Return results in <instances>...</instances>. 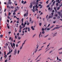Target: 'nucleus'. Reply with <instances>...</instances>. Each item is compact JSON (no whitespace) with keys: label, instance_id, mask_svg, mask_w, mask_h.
I'll list each match as a JSON object with an SVG mask.
<instances>
[{"label":"nucleus","instance_id":"nucleus-1","mask_svg":"<svg viewBox=\"0 0 62 62\" xmlns=\"http://www.w3.org/2000/svg\"><path fill=\"white\" fill-rule=\"evenodd\" d=\"M36 46H37V47H36L37 49L35 50L34 52L35 53H36L37 52V51L38 49V48L39 47V46L38 45V44H37V45H36Z\"/></svg>","mask_w":62,"mask_h":62},{"label":"nucleus","instance_id":"nucleus-2","mask_svg":"<svg viewBox=\"0 0 62 62\" xmlns=\"http://www.w3.org/2000/svg\"><path fill=\"white\" fill-rule=\"evenodd\" d=\"M36 6H35V8H39V6H38V4H39V2H36Z\"/></svg>","mask_w":62,"mask_h":62},{"label":"nucleus","instance_id":"nucleus-3","mask_svg":"<svg viewBox=\"0 0 62 62\" xmlns=\"http://www.w3.org/2000/svg\"><path fill=\"white\" fill-rule=\"evenodd\" d=\"M56 3H57L58 2V3H59V4H60L61 3V2L59 1V0H56Z\"/></svg>","mask_w":62,"mask_h":62},{"label":"nucleus","instance_id":"nucleus-4","mask_svg":"<svg viewBox=\"0 0 62 62\" xmlns=\"http://www.w3.org/2000/svg\"><path fill=\"white\" fill-rule=\"evenodd\" d=\"M28 12L26 13H25V14H24V16L25 17L26 16L27 17L28 15Z\"/></svg>","mask_w":62,"mask_h":62},{"label":"nucleus","instance_id":"nucleus-5","mask_svg":"<svg viewBox=\"0 0 62 62\" xmlns=\"http://www.w3.org/2000/svg\"><path fill=\"white\" fill-rule=\"evenodd\" d=\"M16 53H17V50H16V49H15V51H14V52L13 53L14 55H15V54H16Z\"/></svg>","mask_w":62,"mask_h":62},{"label":"nucleus","instance_id":"nucleus-6","mask_svg":"<svg viewBox=\"0 0 62 62\" xmlns=\"http://www.w3.org/2000/svg\"><path fill=\"white\" fill-rule=\"evenodd\" d=\"M23 18H22V19L21 20V21H22V23L21 24V25L22 26H23Z\"/></svg>","mask_w":62,"mask_h":62},{"label":"nucleus","instance_id":"nucleus-7","mask_svg":"<svg viewBox=\"0 0 62 62\" xmlns=\"http://www.w3.org/2000/svg\"><path fill=\"white\" fill-rule=\"evenodd\" d=\"M32 7H33V5H32V3H31V5L30 6V8H32Z\"/></svg>","mask_w":62,"mask_h":62},{"label":"nucleus","instance_id":"nucleus-8","mask_svg":"<svg viewBox=\"0 0 62 62\" xmlns=\"http://www.w3.org/2000/svg\"><path fill=\"white\" fill-rule=\"evenodd\" d=\"M15 25L16 27H18V25H19V24H15Z\"/></svg>","mask_w":62,"mask_h":62},{"label":"nucleus","instance_id":"nucleus-9","mask_svg":"<svg viewBox=\"0 0 62 62\" xmlns=\"http://www.w3.org/2000/svg\"><path fill=\"white\" fill-rule=\"evenodd\" d=\"M60 27H61L60 26L59 27H55L54 28V29H59Z\"/></svg>","mask_w":62,"mask_h":62},{"label":"nucleus","instance_id":"nucleus-10","mask_svg":"<svg viewBox=\"0 0 62 62\" xmlns=\"http://www.w3.org/2000/svg\"><path fill=\"white\" fill-rule=\"evenodd\" d=\"M9 4L10 5H11V4H12V2L11 1L8 2V5Z\"/></svg>","mask_w":62,"mask_h":62},{"label":"nucleus","instance_id":"nucleus-11","mask_svg":"<svg viewBox=\"0 0 62 62\" xmlns=\"http://www.w3.org/2000/svg\"><path fill=\"white\" fill-rule=\"evenodd\" d=\"M13 44L14 47L13 49H14V48H15V43H13Z\"/></svg>","mask_w":62,"mask_h":62},{"label":"nucleus","instance_id":"nucleus-12","mask_svg":"<svg viewBox=\"0 0 62 62\" xmlns=\"http://www.w3.org/2000/svg\"><path fill=\"white\" fill-rule=\"evenodd\" d=\"M31 28L32 29V30H35V29H34V28H33V27L32 26L31 27Z\"/></svg>","mask_w":62,"mask_h":62},{"label":"nucleus","instance_id":"nucleus-13","mask_svg":"<svg viewBox=\"0 0 62 62\" xmlns=\"http://www.w3.org/2000/svg\"><path fill=\"white\" fill-rule=\"evenodd\" d=\"M34 52H33V51L31 53V54H32V55H34Z\"/></svg>","mask_w":62,"mask_h":62},{"label":"nucleus","instance_id":"nucleus-14","mask_svg":"<svg viewBox=\"0 0 62 62\" xmlns=\"http://www.w3.org/2000/svg\"><path fill=\"white\" fill-rule=\"evenodd\" d=\"M58 14H59V15H60V14H61V12H58Z\"/></svg>","mask_w":62,"mask_h":62},{"label":"nucleus","instance_id":"nucleus-15","mask_svg":"<svg viewBox=\"0 0 62 62\" xmlns=\"http://www.w3.org/2000/svg\"><path fill=\"white\" fill-rule=\"evenodd\" d=\"M41 32H40V34L39 35V38H40V35H41Z\"/></svg>","mask_w":62,"mask_h":62},{"label":"nucleus","instance_id":"nucleus-16","mask_svg":"<svg viewBox=\"0 0 62 62\" xmlns=\"http://www.w3.org/2000/svg\"><path fill=\"white\" fill-rule=\"evenodd\" d=\"M28 31H29V32H30V28L29 27L28 28Z\"/></svg>","mask_w":62,"mask_h":62},{"label":"nucleus","instance_id":"nucleus-17","mask_svg":"<svg viewBox=\"0 0 62 62\" xmlns=\"http://www.w3.org/2000/svg\"><path fill=\"white\" fill-rule=\"evenodd\" d=\"M17 10V9H16L14 11V12H16V11Z\"/></svg>","mask_w":62,"mask_h":62},{"label":"nucleus","instance_id":"nucleus-18","mask_svg":"<svg viewBox=\"0 0 62 62\" xmlns=\"http://www.w3.org/2000/svg\"><path fill=\"white\" fill-rule=\"evenodd\" d=\"M28 22V21H27V25H29V23Z\"/></svg>","mask_w":62,"mask_h":62},{"label":"nucleus","instance_id":"nucleus-19","mask_svg":"<svg viewBox=\"0 0 62 62\" xmlns=\"http://www.w3.org/2000/svg\"><path fill=\"white\" fill-rule=\"evenodd\" d=\"M31 18L30 17V20H29V22H31Z\"/></svg>","mask_w":62,"mask_h":62},{"label":"nucleus","instance_id":"nucleus-20","mask_svg":"<svg viewBox=\"0 0 62 62\" xmlns=\"http://www.w3.org/2000/svg\"><path fill=\"white\" fill-rule=\"evenodd\" d=\"M5 56H4V57H5V58H6V57H7V54L6 55H5Z\"/></svg>","mask_w":62,"mask_h":62},{"label":"nucleus","instance_id":"nucleus-21","mask_svg":"<svg viewBox=\"0 0 62 62\" xmlns=\"http://www.w3.org/2000/svg\"><path fill=\"white\" fill-rule=\"evenodd\" d=\"M23 27H25V24H23Z\"/></svg>","mask_w":62,"mask_h":62},{"label":"nucleus","instance_id":"nucleus-22","mask_svg":"<svg viewBox=\"0 0 62 62\" xmlns=\"http://www.w3.org/2000/svg\"><path fill=\"white\" fill-rule=\"evenodd\" d=\"M33 4H36V2L35 1H34L32 3Z\"/></svg>","mask_w":62,"mask_h":62},{"label":"nucleus","instance_id":"nucleus-23","mask_svg":"<svg viewBox=\"0 0 62 62\" xmlns=\"http://www.w3.org/2000/svg\"><path fill=\"white\" fill-rule=\"evenodd\" d=\"M45 33V32H44V31H43L42 32V34H44V33Z\"/></svg>","mask_w":62,"mask_h":62},{"label":"nucleus","instance_id":"nucleus-24","mask_svg":"<svg viewBox=\"0 0 62 62\" xmlns=\"http://www.w3.org/2000/svg\"><path fill=\"white\" fill-rule=\"evenodd\" d=\"M55 3V1H54L53 2V5H54V3Z\"/></svg>","mask_w":62,"mask_h":62},{"label":"nucleus","instance_id":"nucleus-25","mask_svg":"<svg viewBox=\"0 0 62 62\" xmlns=\"http://www.w3.org/2000/svg\"><path fill=\"white\" fill-rule=\"evenodd\" d=\"M49 36V34H48V35H47L46 36H45L44 37V38H46V37H47V36Z\"/></svg>","mask_w":62,"mask_h":62},{"label":"nucleus","instance_id":"nucleus-26","mask_svg":"<svg viewBox=\"0 0 62 62\" xmlns=\"http://www.w3.org/2000/svg\"><path fill=\"white\" fill-rule=\"evenodd\" d=\"M60 9V8L59 7H58L57 8V10H58L59 9Z\"/></svg>","mask_w":62,"mask_h":62},{"label":"nucleus","instance_id":"nucleus-27","mask_svg":"<svg viewBox=\"0 0 62 62\" xmlns=\"http://www.w3.org/2000/svg\"><path fill=\"white\" fill-rule=\"evenodd\" d=\"M26 1H25L23 4H26Z\"/></svg>","mask_w":62,"mask_h":62},{"label":"nucleus","instance_id":"nucleus-28","mask_svg":"<svg viewBox=\"0 0 62 62\" xmlns=\"http://www.w3.org/2000/svg\"><path fill=\"white\" fill-rule=\"evenodd\" d=\"M59 54H62V52H59Z\"/></svg>","mask_w":62,"mask_h":62},{"label":"nucleus","instance_id":"nucleus-29","mask_svg":"<svg viewBox=\"0 0 62 62\" xmlns=\"http://www.w3.org/2000/svg\"><path fill=\"white\" fill-rule=\"evenodd\" d=\"M56 6H58V3H57L56 4Z\"/></svg>","mask_w":62,"mask_h":62},{"label":"nucleus","instance_id":"nucleus-30","mask_svg":"<svg viewBox=\"0 0 62 62\" xmlns=\"http://www.w3.org/2000/svg\"><path fill=\"white\" fill-rule=\"evenodd\" d=\"M49 7H50V5H48L46 6V8H49Z\"/></svg>","mask_w":62,"mask_h":62},{"label":"nucleus","instance_id":"nucleus-31","mask_svg":"<svg viewBox=\"0 0 62 62\" xmlns=\"http://www.w3.org/2000/svg\"><path fill=\"white\" fill-rule=\"evenodd\" d=\"M11 14V13L9 12V13H8V15L9 16H10V15Z\"/></svg>","mask_w":62,"mask_h":62},{"label":"nucleus","instance_id":"nucleus-32","mask_svg":"<svg viewBox=\"0 0 62 62\" xmlns=\"http://www.w3.org/2000/svg\"><path fill=\"white\" fill-rule=\"evenodd\" d=\"M35 11H38V9H37L36 8Z\"/></svg>","mask_w":62,"mask_h":62},{"label":"nucleus","instance_id":"nucleus-33","mask_svg":"<svg viewBox=\"0 0 62 62\" xmlns=\"http://www.w3.org/2000/svg\"><path fill=\"white\" fill-rule=\"evenodd\" d=\"M3 35H0V38H2V37H3Z\"/></svg>","mask_w":62,"mask_h":62},{"label":"nucleus","instance_id":"nucleus-34","mask_svg":"<svg viewBox=\"0 0 62 62\" xmlns=\"http://www.w3.org/2000/svg\"><path fill=\"white\" fill-rule=\"evenodd\" d=\"M16 14V13H15V12H14V13H13V15H15Z\"/></svg>","mask_w":62,"mask_h":62},{"label":"nucleus","instance_id":"nucleus-35","mask_svg":"<svg viewBox=\"0 0 62 62\" xmlns=\"http://www.w3.org/2000/svg\"><path fill=\"white\" fill-rule=\"evenodd\" d=\"M41 24H42L41 23H39V25L40 26H41Z\"/></svg>","mask_w":62,"mask_h":62},{"label":"nucleus","instance_id":"nucleus-36","mask_svg":"<svg viewBox=\"0 0 62 62\" xmlns=\"http://www.w3.org/2000/svg\"><path fill=\"white\" fill-rule=\"evenodd\" d=\"M8 61V60H6L5 61V62H7V61Z\"/></svg>","mask_w":62,"mask_h":62},{"label":"nucleus","instance_id":"nucleus-37","mask_svg":"<svg viewBox=\"0 0 62 62\" xmlns=\"http://www.w3.org/2000/svg\"><path fill=\"white\" fill-rule=\"evenodd\" d=\"M24 2V1H21L22 4H23V3Z\"/></svg>","mask_w":62,"mask_h":62},{"label":"nucleus","instance_id":"nucleus-38","mask_svg":"<svg viewBox=\"0 0 62 62\" xmlns=\"http://www.w3.org/2000/svg\"><path fill=\"white\" fill-rule=\"evenodd\" d=\"M42 8V5L40 6V7L39 8Z\"/></svg>","mask_w":62,"mask_h":62},{"label":"nucleus","instance_id":"nucleus-39","mask_svg":"<svg viewBox=\"0 0 62 62\" xmlns=\"http://www.w3.org/2000/svg\"><path fill=\"white\" fill-rule=\"evenodd\" d=\"M35 9H33V12H35Z\"/></svg>","mask_w":62,"mask_h":62},{"label":"nucleus","instance_id":"nucleus-40","mask_svg":"<svg viewBox=\"0 0 62 62\" xmlns=\"http://www.w3.org/2000/svg\"><path fill=\"white\" fill-rule=\"evenodd\" d=\"M19 53H20V51L18 50V54H19Z\"/></svg>","mask_w":62,"mask_h":62},{"label":"nucleus","instance_id":"nucleus-41","mask_svg":"<svg viewBox=\"0 0 62 62\" xmlns=\"http://www.w3.org/2000/svg\"><path fill=\"white\" fill-rule=\"evenodd\" d=\"M19 33H21V30H19Z\"/></svg>","mask_w":62,"mask_h":62},{"label":"nucleus","instance_id":"nucleus-42","mask_svg":"<svg viewBox=\"0 0 62 62\" xmlns=\"http://www.w3.org/2000/svg\"><path fill=\"white\" fill-rule=\"evenodd\" d=\"M36 36V34H34L33 36V38H34L35 36Z\"/></svg>","mask_w":62,"mask_h":62},{"label":"nucleus","instance_id":"nucleus-43","mask_svg":"<svg viewBox=\"0 0 62 62\" xmlns=\"http://www.w3.org/2000/svg\"><path fill=\"white\" fill-rule=\"evenodd\" d=\"M48 18H52V16H49L48 17Z\"/></svg>","mask_w":62,"mask_h":62},{"label":"nucleus","instance_id":"nucleus-44","mask_svg":"<svg viewBox=\"0 0 62 62\" xmlns=\"http://www.w3.org/2000/svg\"><path fill=\"white\" fill-rule=\"evenodd\" d=\"M54 29H55L54 28L53 29H52L51 30V31H53V30H54Z\"/></svg>","mask_w":62,"mask_h":62},{"label":"nucleus","instance_id":"nucleus-45","mask_svg":"<svg viewBox=\"0 0 62 62\" xmlns=\"http://www.w3.org/2000/svg\"><path fill=\"white\" fill-rule=\"evenodd\" d=\"M35 6H33V9H35Z\"/></svg>","mask_w":62,"mask_h":62},{"label":"nucleus","instance_id":"nucleus-46","mask_svg":"<svg viewBox=\"0 0 62 62\" xmlns=\"http://www.w3.org/2000/svg\"><path fill=\"white\" fill-rule=\"evenodd\" d=\"M57 18L58 19H60V16H58Z\"/></svg>","mask_w":62,"mask_h":62},{"label":"nucleus","instance_id":"nucleus-47","mask_svg":"<svg viewBox=\"0 0 62 62\" xmlns=\"http://www.w3.org/2000/svg\"><path fill=\"white\" fill-rule=\"evenodd\" d=\"M54 26V25H53L51 27V28H53Z\"/></svg>","mask_w":62,"mask_h":62},{"label":"nucleus","instance_id":"nucleus-48","mask_svg":"<svg viewBox=\"0 0 62 62\" xmlns=\"http://www.w3.org/2000/svg\"><path fill=\"white\" fill-rule=\"evenodd\" d=\"M42 31H44V29H43V28H42Z\"/></svg>","mask_w":62,"mask_h":62},{"label":"nucleus","instance_id":"nucleus-49","mask_svg":"<svg viewBox=\"0 0 62 62\" xmlns=\"http://www.w3.org/2000/svg\"><path fill=\"white\" fill-rule=\"evenodd\" d=\"M51 9V8L50 7H49L48 8V10H50V9Z\"/></svg>","mask_w":62,"mask_h":62},{"label":"nucleus","instance_id":"nucleus-50","mask_svg":"<svg viewBox=\"0 0 62 62\" xmlns=\"http://www.w3.org/2000/svg\"><path fill=\"white\" fill-rule=\"evenodd\" d=\"M50 29L49 28H48L47 29V30H49Z\"/></svg>","mask_w":62,"mask_h":62},{"label":"nucleus","instance_id":"nucleus-51","mask_svg":"<svg viewBox=\"0 0 62 62\" xmlns=\"http://www.w3.org/2000/svg\"><path fill=\"white\" fill-rule=\"evenodd\" d=\"M16 47H18V44H16Z\"/></svg>","mask_w":62,"mask_h":62},{"label":"nucleus","instance_id":"nucleus-52","mask_svg":"<svg viewBox=\"0 0 62 62\" xmlns=\"http://www.w3.org/2000/svg\"><path fill=\"white\" fill-rule=\"evenodd\" d=\"M40 60H38L36 62H38V61H40Z\"/></svg>","mask_w":62,"mask_h":62},{"label":"nucleus","instance_id":"nucleus-53","mask_svg":"<svg viewBox=\"0 0 62 62\" xmlns=\"http://www.w3.org/2000/svg\"><path fill=\"white\" fill-rule=\"evenodd\" d=\"M16 23H19V21H17L16 22Z\"/></svg>","mask_w":62,"mask_h":62},{"label":"nucleus","instance_id":"nucleus-54","mask_svg":"<svg viewBox=\"0 0 62 62\" xmlns=\"http://www.w3.org/2000/svg\"><path fill=\"white\" fill-rule=\"evenodd\" d=\"M18 39L19 40L21 39V37H18Z\"/></svg>","mask_w":62,"mask_h":62},{"label":"nucleus","instance_id":"nucleus-55","mask_svg":"<svg viewBox=\"0 0 62 62\" xmlns=\"http://www.w3.org/2000/svg\"><path fill=\"white\" fill-rule=\"evenodd\" d=\"M61 49H62V48H60V49H58V51H59V50H61Z\"/></svg>","mask_w":62,"mask_h":62},{"label":"nucleus","instance_id":"nucleus-56","mask_svg":"<svg viewBox=\"0 0 62 62\" xmlns=\"http://www.w3.org/2000/svg\"><path fill=\"white\" fill-rule=\"evenodd\" d=\"M50 24H49L48 26H47V27H49V26H50Z\"/></svg>","mask_w":62,"mask_h":62},{"label":"nucleus","instance_id":"nucleus-57","mask_svg":"<svg viewBox=\"0 0 62 62\" xmlns=\"http://www.w3.org/2000/svg\"><path fill=\"white\" fill-rule=\"evenodd\" d=\"M11 39V37H10L9 38V40H10V39Z\"/></svg>","mask_w":62,"mask_h":62},{"label":"nucleus","instance_id":"nucleus-58","mask_svg":"<svg viewBox=\"0 0 62 62\" xmlns=\"http://www.w3.org/2000/svg\"><path fill=\"white\" fill-rule=\"evenodd\" d=\"M38 6L39 7H40V6H41V4H39L38 5Z\"/></svg>","mask_w":62,"mask_h":62},{"label":"nucleus","instance_id":"nucleus-59","mask_svg":"<svg viewBox=\"0 0 62 62\" xmlns=\"http://www.w3.org/2000/svg\"><path fill=\"white\" fill-rule=\"evenodd\" d=\"M51 39V38H49L48 39V40H50Z\"/></svg>","mask_w":62,"mask_h":62},{"label":"nucleus","instance_id":"nucleus-60","mask_svg":"<svg viewBox=\"0 0 62 62\" xmlns=\"http://www.w3.org/2000/svg\"><path fill=\"white\" fill-rule=\"evenodd\" d=\"M25 30H27V29H28V27H27L26 28H25Z\"/></svg>","mask_w":62,"mask_h":62},{"label":"nucleus","instance_id":"nucleus-61","mask_svg":"<svg viewBox=\"0 0 62 62\" xmlns=\"http://www.w3.org/2000/svg\"><path fill=\"white\" fill-rule=\"evenodd\" d=\"M43 14V13L42 12H41L40 14V15H42Z\"/></svg>","mask_w":62,"mask_h":62},{"label":"nucleus","instance_id":"nucleus-62","mask_svg":"<svg viewBox=\"0 0 62 62\" xmlns=\"http://www.w3.org/2000/svg\"><path fill=\"white\" fill-rule=\"evenodd\" d=\"M42 50V49H40L38 51H40V50Z\"/></svg>","mask_w":62,"mask_h":62},{"label":"nucleus","instance_id":"nucleus-63","mask_svg":"<svg viewBox=\"0 0 62 62\" xmlns=\"http://www.w3.org/2000/svg\"><path fill=\"white\" fill-rule=\"evenodd\" d=\"M48 1H47L46 2V4H48Z\"/></svg>","mask_w":62,"mask_h":62},{"label":"nucleus","instance_id":"nucleus-64","mask_svg":"<svg viewBox=\"0 0 62 62\" xmlns=\"http://www.w3.org/2000/svg\"><path fill=\"white\" fill-rule=\"evenodd\" d=\"M4 55H6V51H4Z\"/></svg>","mask_w":62,"mask_h":62}]
</instances>
